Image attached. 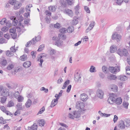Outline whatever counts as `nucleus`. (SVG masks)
I'll return each instance as SVG.
<instances>
[{
    "instance_id": "nucleus-1",
    "label": "nucleus",
    "mask_w": 130,
    "mask_h": 130,
    "mask_svg": "<svg viewBox=\"0 0 130 130\" xmlns=\"http://www.w3.org/2000/svg\"><path fill=\"white\" fill-rule=\"evenodd\" d=\"M80 116V111H73L72 113H69L68 115L70 119H74V118H78Z\"/></svg>"
},
{
    "instance_id": "nucleus-2",
    "label": "nucleus",
    "mask_w": 130,
    "mask_h": 130,
    "mask_svg": "<svg viewBox=\"0 0 130 130\" xmlns=\"http://www.w3.org/2000/svg\"><path fill=\"white\" fill-rule=\"evenodd\" d=\"M40 39L41 37L40 36L35 37V38H33L31 41L27 42L26 45V47H27L30 46L31 44H34L36 43V42L40 41Z\"/></svg>"
},
{
    "instance_id": "nucleus-3",
    "label": "nucleus",
    "mask_w": 130,
    "mask_h": 130,
    "mask_svg": "<svg viewBox=\"0 0 130 130\" xmlns=\"http://www.w3.org/2000/svg\"><path fill=\"white\" fill-rule=\"evenodd\" d=\"M116 100V95L114 93L110 94V96L108 98L107 101L110 104H112L115 102Z\"/></svg>"
},
{
    "instance_id": "nucleus-4",
    "label": "nucleus",
    "mask_w": 130,
    "mask_h": 130,
    "mask_svg": "<svg viewBox=\"0 0 130 130\" xmlns=\"http://www.w3.org/2000/svg\"><path fill=\"white\" fill-rule=\"evenodd\" d=\"M9 90L7 89H4L3 91L1 93V95L2 96L6 97L9 96H12L14 95V93H13V95H10V94H9Z\"/></svg>"
},
{
    "instance_id": "nucleus-5",
    "label": "nucleus",
    "mask_w": 130,
    "mask_h": 130,
    "mask_svg": "<svg viewBox=\"0 0 130 130\" xmlns=\"http://www.w3.org/2000/svg\"><path fill=\"white\" fill-rule=\"evenodd\" d=\"M109 69L110 72L113 73L119 72L120 70V67L118 66L115 67H109Z\"/></svg>"
},
{
    "instance_id": "nucleus-6",
    "label": "nucleus",
    "mask_w": 130,
    "mask_h": 130,
    "mask_svg": "<svg viewBox=\"0 0 130 130\" xmlns=\"http://www.w3.org/2000/svg\"><path fill=\"white\" fill-rule=\"evenodd\" d=\"M112 38L113 40H116L117 42H118L121 39V37L120 35L115 32L113 34Z\"/></svg>"
},
{
    "instance_id": "nucleus-7",
    "label": "nucleus",
    "mask_w": 130,
    "mask_h": 130,
    "mask_svg": "<svg viewBox=\"0 0 130 130\" xmlns=\"http://www.w3.org/2000/svg\"><path fill=\"white\" fill-rule=\"evenodd\" d=\"M96 95L99 98L102 99L104 95L103 91L101 89H98L96 92Z\"/></svg>"
},
{
    "instance_id": "nucleus-8",
    "label": "nucleus",
    "mask_w": 130,
    "mask_h": 130,
    "mask_svg": "<svg viewBox=\"0 0 130 130\" xmlns=\"http://www.w3.org/2000/svg\"><path fill=\"white\" fill-rule=\"evenodd\" d=\"M64 12L71 17H72L74 15L73 11L71 10L68 9L64 10Z\"/></svg>"
},
{
    "instance_id": "nucleus-9",
    "label": "nucleus",
    "mask_w": 130,
    "mask_h": 130,
    "mask_svg": "<svg viewBox=\"0 0 130 130\" xmlns=\"http://www.w3.org/2000/svg\"><path fill=\"white\" fill-rule=\"evenodd\" d=\"M0 109L2 111L6 113L7 115H9L12 117L13 115L10 111H7L5 107L3 106H1L0 107Z\"/></svg>"
},
{
    "instance_id": "nucleus-10",
    "label": "nucleus",
    "mask_w": 130,
    "mask_h": 130,
    "mask_svg": "<svg viewBox=\"0 0 130 130\" xmlns=\"http://www.w3.org/2000/svg\"><path fill=\"white\" fill-rule=\"evenodd\" d=\"M52 39L56 40L55 43V45L58 46H60L61 45V43L62 42L59 39H58V38H55V37H53Z\"/></svg>"
},
{
    "instance_id": "nucleus-11",
    "label": "nucleus",
    "mask_w": 130,
    "mask_h": 130,
    "mask_svg": "<svg viewBox=\"0 0 130 130\" xmlns=\"http://www.w3.org/2000/svg\"><path fill=\"white\" fill-rule=\"evenodd\" d=\"M37 125L35 123H34L30 127H28L26 130H37Z\"/></svg>"
},
{
    "instance_id": "nucleus-12",
    "label": "nucleus",
    "mask_w": 130,
    "mask_h": 130,
    "mask_svg": "<svg viewBox=\"0 0 130 130\" xmlns=\"http://www.w3.org/2000/svg\"><path fill=\"white\" fill-rule=\"evenodd\" d=\"M74 80L76 82H78L81 80V77L80 74L78 72H77L75 74Z\"/></svg>"
},
{
    "instance_id": "nucleus-13",
    "label": "nucleus",
    "mask_w": 130,
    "mask_h": 130,
    "mask_svg": "<svg viewBox=\"0 0 130 130\" xmlns=\"http://www.w3.org/2000/svg\"><path fill=\"white\" fill-rule=\"evenodd\" d=\"M118 126L121 129H124L125 126L124 123V121L122 120L120 121L119 122V124Z\"/></svg>"
},
{
    "instance_id": "nucleus-14",
    "label": "nucleus",
    "mask_w": 130,
    "mask_h": 130,
    "mask_svg": "<svg viewBox=\"0 0 130 130\" xmlns=\"http://www.w3.org/2000/svg\"><path fill=\"white\" fill-rule=\"evenodd\" d=\"M31 64V62L29 61H27L24 62L23 64V67L26 68H27L30 67Z\"/></svg>"
},
{
    "instance_id": "nucleus-15",
    "label": "nucleus",
    "mask_w": 130,
    "mask_h": 130,
    "mask_svg": "<svg viewBox=\"0 0 130 130\" xmlns=\"http://www.w3.org/2000/svg\"><path fill=\"white\" fill-rule=\"evenodd\" d=\"M87 96L85 93L82 94L80 95V99L83 101H85L88 99Z\"/></svg>"
},
{
    "instance_id": "nucleus-16",
    "label": "nucleus",
    "mask_w": 130,
    "mask_h": 130,
    "mask_svg": "<svg viewBox=\"0 0 130 130\" xmlns=\"http://www.w3.org/2000/svg\"><path fill=\"white\" fill-rule=\"evenodd\" d=\"M22 4L21 3L17 2L15 3L14 5V9L15 10H17L19 9L21 6Z\"/></svg>"
},
{
    "instance_id": "nucleus-17",
    "label": "nucleus",
    "mask_w": 130,
    "mask_h": 130,
    "mask_svg": "<svg viewBox=\"0 0 130 130\" xmlns=\"http://www.w3.org/2000/svg\"><path fill=\"white\" fill-rule=\"evenodd\" d=\"M110 89L112 91L116 92L117 91L118 87L114 84H111L110 85Z\"/></svg>"
},
{
    "instance_id": "nucleus-18",
    "label": "nucleus",
    "mask_w": 130,
    "mask_h": 130,
    "mask_svg": "<svg viewBox=\"0 0 130 130\" xmlns=\"http://www.w3.org/2000/svg\"><path fill=\"white\" fill-rule=\"evenodd\" d=\"M117 47L115 45H111L110 47V51L112 53H113L117 51Z\"/></svg>"
},
{
    "instance_id": "nucleus-19",
    "label": "nucleus",
    "mask_w": 130,
    "mask_h": 130,
    "mask_svg": "<svg viewBox=\"0 0 130 130\" xmlns=\"http://www.w3.org/2000/svg\"><path fill=\"white\" fill-rule=\"evenodd\" d=\"M58 100L57 99H54L51 102L50 107L52 108L54 107L57 103Z\"/></svg>"
},
{
    "instance_id": "nucleus-20",
    "label": "nucleus",
    "mask_w": 130,
    "mask_h": 130,
    "mask_svg": "<svg viewBox=\"0 0 130 130\" xmlns=\"http://www.w3.org/2000/svg\"><path fill=\"white\" fill-rule=\"evenodd\" d=\"M107 78L108 79L114 80L116 79L117 77L115 75L112 74H109L107 75Z\"/></svg>"
},
{
    "instance_id": "nucleus-21",
    "label": "nucleus",
    "mask_w": 130,
    "mask_h": 130,
    "mask_svg": "<svg viewBox=\"0 0 130 130\" xmlns=\"http://www.w3.org/2000/svg\"><path fill=\"white\" fill-rule=\"evenodd\" d=\"M118 79L124 81L126 80L127 79V77L125 76L121 75L118 77Z\"/></svg>"
},
{
    "instance_id": "nucleus-22",
    "label": "nucleus",
    "mask_w": 130,
    "mask_h": 130,
    "mask_svg": "<svg viewBox=\"0 0 130 130\" xmlns=\"http://www.w3.org/2000/svg\"><path fill=\"white\" fill-rule=\"evenodd\" d=\"M116 104L118 105H120L122 103V100L120 97H118L117 98H116L115 100V102Z\"/></svg>"
},
{
    "instance_id": "nucleus-23",
    "label": "nucleus",
    "mask_w": 130,
    "mask_h": 130,
    "mask_svg": "<svg viewBox=\"0 0 130 130\" xmlns=\"http://www.w3.org/2000/svg\"><path fill=\"white\" fill-rule=\"evenodd\" d=\"M32 102L30 99L28 100L25 103V106L27 108L29 107L31 105Z\"/></svg>"
},
{
    "instance_id": "nucleus-24",
    "label": "nucleus",
    "mask_w": 130,
    "mask_h": 130,
    "mask_svg": "<svg viewBox=\"0 0 130 130\" xmlns=\"http://www.w3.org/2000/svg\"><path fill=\"white\" fill-rule=\"evenodd\" d=\"M7 64V61L5 59H3L2 60L0 64L2 66H5Z\"/></svg>"
},
{
    "instance_id": "nucleus-25",
    "label": "nucleus",
    "mask_w": 130,
    "mask_h": 130,
    "mask_svg": "<svg viewBox=\"0 0 130 130\" xmlns=\"http://www.w3.org/2000/svg\"><path fill=\"white\" fill-rule=\"evenodd\" d=\"M14 104L13 101H10L8 102L7 105V107H11L14 106Z\"/></svg>"
},
{
    "instance_id": "nucleus-26",
    "label": "nucleus",
    "mask_w": 130,
    "mask_h": 130,
    "mask_svg": "<svg viewBox=\"0 0 130 130\" xmlns=\"http://www.w3.org/2000/svg\"><path fill=\"white\" fill-rule=\"evenodd\" d=\"M14 66L13 63H12L10 64L7 66V69L8 70H10L14 68Z\"/></svg>"
},
{
    "instance_id": "nucleus-27",
    "label": "nucleus",
    "mask_w": 130,
    "mask_h": 130,
    "mask_svg": "<svg viewBox=\"0 0 130 130\" xmlns=\"http://www.w3.org/2000/svg\"><path fill=\"white\" fill-rule=\"evenodd\" d=\"M48 9L50 11H55L56 10V7L55 6H51L48 7Z\"/></svg>"
},
{
    "instance_id": "nucleus-28",
    "label": "nucleus",
    "mask_w": 130,
    "mask_h": 130,
    "mask_svg": "<svg viewBox=\"0 0 130 130\" xmlns=\"http://www.w3.org/2000/svg\"><path fill=\"white\" fill-rule=\"evenodd\" d=\"M124 123L125 124V127H128L130 125V120L126 119L124 121Z\"/></svg>"
},
{
    "instance_id": "nucleus-29",
    "label": "nucleus",
    "mask_w": 130,
    "mask_h": 130,
    "mask_svg": "<svg viewBox=\"0 0 130 130\" xmlns=\"http://www.w3.org/2000/svg\"><path fill=\"white\" fill-rule=\"evenodd\" d=\"M67 32L69 33L72 32L74 30V28L72 26H71L69 27L67 29Z\"/></svg>"
},
{
    "instance_id": "nucleus-30",
    "label": "nucleus",
    "mask_w": 130,
    "mask_h": 130,
    "mask_svg": "<svg viewBox=\"0 0 130 130\" xmlns=\"http://www.w3.org/2000/svg\"><path fill=\"white\" fill-rule=\"evenodd\" d=\"M22 104L21 103H18L16 105V107L18 109L20 110H22L23 109V107H22Z\"/></svg>"
},
{
    "instance_id": "nucleus-31",
    "label": "nucleus",
    "mask_w": 130,
    "mask_h": 130,
    "mask_svg": "<svg viewBox=\"0 0 130 130\" xmlns=\"http://www.w3.org/2000/svg\"><path fill=\"white\" fill-rule=\"evenodd\" d=\"M75 10V13L76 14H78L79 13V6L78 5H77L74 8Z\"/></svg>"
},
{
    "instance_id": "nucleus-32",
    "label": "nucleus",
    "mask_w": 130,
    "mask_h": 130,
    "mask_svg": "<svg viewBox=\"0 0 130 130\" xmlns=\"http://www.w3.org/2000/svg\"><path fill=\"white\" fill-rule=\"evenodd\" d=\"M42 56H40V57L38 58V61H40L39 65L41 67H42V64L43 61V60L42 59Z\"/></svg>"
},
{
    "instance_id": "nucleus-33",
    "label": "nucleus",
    "mask_w": 130,
    "mask_h": 130,
    "mask_svg": "<svg viewBox=\"0 0 130 130\" xmlns=\"http://www.w3.org/2000/svg\"><path fill=\"white\" fill-rule=\"evenodd\" d=\"M32 7V5L31 4H29L26 7V10L27 12H30V8Z\"/></svg>"
},
{
    "instance_id": "nucleus-34",
    "label": "nucleus",
    "mask_w": 130,
    "mask_h": 130,
    "mask_svg": "<svg viewBox=\"0 0 130 130\" xmlns=\"http://www.w3.org/2000/svg\"><path fill=\"white\" fill-rule=\"evenodd\" d=\"M38 122L39 125L41 126H44L45 124L44 120L42 119L39 121Z\"/></svg>"
},
{
    "instance_id": "nucleus-35",
    "label": "nucleus",
    "mask_w": 130,
    "mask_h": 130,
    "mask_svg": "<svg viewBox=\"0 0 130 130\" xmlns=\"http://www.w3.org/2000/svg\"><path fill=\"white\" fill-rule=\"evenodd\" d=\"M70 83V80H67L64 83L63 86L62 87V89H65L67 86V85H68Z\"/></svg>"
},
{
    "instance_id": "nucleus-36",
    "label": "nucleus",
    "mask_w": 130,
    "mask_h": 130,
    "mask_svg": "<svg viewBox=\"0 0 130 130\" xmlns=\"http://www.w3.org/2000/svg\"><path fill=\"white\" fill-rule=\"evenodd\" d=\"M95 24V23L94 21H92L91 22L89 27V28L90 29H92L94 26Z\"/></svg>"
},
{
    "instance_id": "nucleus-37",
    "label": "nucleus",
    "mask_w": 130,
    "mask_h": 130,
    "mask_svg": "<svg viewBox=\"0 0 130 130\" xmlns=\"http://www.w3.org/2000/svg\"><path fill=\"white\" fill-rule=\"evenodd\" d=\"M117 52L120 56H122L123 55V49L122 50L120 49H119L117 51Z\"/></svg>"
},
{
    "instance_id": "nucleus-38",
    "label": "nucleus",
    "mask_w": 130,
    "mask_h": 130,
    "mask_svg": "<svg viewBox=\"0 0 130 130\" xmlns=\"http://www.w3.org/2000/svg\"><path fill=\"white\" fill-rule=\"evenodd\" d=\"M27 58V56L25 55H23L20 57V59L22 61H24L26 60Z\"/></svg>"
},
{
    "instance_id": "nucleus-39",
    "label": "nucleus",
    "mask_w": 130,
    "mask_h": 130,
    "mask_svg": "<svg viewBox=\"0 0 130 130\" xmlns=\"http://www.w3.org/2000/svg\"><path fill=\"white\" fill-rule=\"evenodd\" d=\"M7 42V40H6L4 38H2L0 39V43L3 44L6 43Z\"/></svg>"
},
{
    "instance_id": "nucleus-40",
    "label": "nucleus",
    "mask_w": 130,
    "mask_h": 130,
    "mask_svg": "<svg viewBox=\"0 0 130 130\" xmlns=\"http://www.w3.org/2000/svg\"><path fill=\"white\" fill-rule=\"evenodd\" d=\"M90 71L91 72H96L95 68L94 66H92L90 67Z\"/></svg>"
},
{
    "instance_id": "nucleus-41",
    "label": "nucleus",
    "mask_w": 130,
    "mask_h": 130,
    "mask_svg": "<svg viewBox=\"0 0 130 130\" xmlns=\"http://www.w3.org/2000/svg\"><path fill=\"white\" fill-rule=\"evenodd\" d=\"M66 3L68 5H71L74 3L73 0H66Z\"/></svg>"
},
{
    "instance_id": "nucleus-42",
    "label": "nucleus",
    "mask_w": 130,
    "mask_h": 130,
    "mask_svg": "<svg viewBox=\"0 0 130 130\" xmlns=\"http://www.w3.org/2000/svg\"><path fill=\"white\" fill-rule=\"evenodd\" d=\"M6 54L7 56L10 57L13 55V53L10 51H7L6 52Z\"/></svg>"
},
{
    "instance_id": "nucleus-43",
    "label": "nucleus",
    "mask_w": 130,
    "mask_h": 130,
    "mask_svg": "<svg viewBox=\"0 0 130 130\" xmlns=\"http://www.w3.org/2000/svg\"><path fill=\"white\" fill-rule=\"evenodd\" d=\"M59 32L61 33H64L67 32V29L64 28H62L59 30Z\"/></svg>"
},
{
    "instance_id": "nucleus-44",
    "label": "nucleus",
    "mask_w": 130,
    "mask_h": 130,
    "mask_svg": "<svg viewBox=\"0 0 130 130\" xmlns=\"http://www.w3.org/2000/svg\"><path fill=\"white\" fill-rule=\"evenodd\" d=\"M6 18H3L1 21L0 23L2 25L6 23Z\"/></svg>"
},
{
    "instance_id": "nucleus-45",
    "label": "nucleus",
    "mask_w": 130,
    "mask_h": 130,
    "mask_svg": "<svg viewBox=\"0 0 130 130\" xmlns=\"http://www.w3.org/2000/svg\"><path fill=\"white\" fill-rule=\"evenodd\" d=\"M49 53L50 55H53L56 53V51L54 49H51L49 51Z\"/></svg>"
},
{
    "instance_id": "nucleus-46",
    "label": "nucleus",
    "mask_w": 130,
    "mask_h": 130,
    "mask_svg": "<svg viewBox=\"0 0 130 130\" xmlns=\"http://www.w3.org/2000/svg\"><path fill=\"white\" fill-rule=\"evenodd\" d=\"M54 27L57 29H59L61 27V25L58 23H57L55 24L54 25Z\"/></svg>"
},
{
    "instance_id": "nucleus-47",
    "label": "nucleus",
    "mask_w": 130,
    "mask_h": 130,
    "mask_svg": "<svg viewBox=\"0 0 130 130\" xmlns=\"http://www.w3.org/2000/svg\"><path fill=\"white\" fill-rule=\"evenodd\" d=\"M10 51L12 52H15L16 51L18 50L17 48L15 49V46L11 47L10 48Z\"/></svg>"
},
{
    "instance_id": "nucleus-48",
    "label": "nucleus",
    "mask_w": 130,
    "mask_h": 130,
    "mask_svg": "<svg viewBox=\"0 0 130 130\" xmlns=\"http://www.w3.org/2000/svg\"><path fill=\"white\" fill-rule=\"evenodd\" d=\"M45 108L44 107H43L41 108L40 109L38 113H37V115L39 114H41L44 111Z\"/></svg>"
},
{
    "instance_id": "nucleus-49",
    "label": "nucleus",
    "mask_w": 130,
    "mask_h": 130,
    "mask_svg": "<svg viewBox=\"0 0 130 130\" xmlns=\"http://www.w3.org/2000/svg\"><path fill=\"white\" fill-rule=\"evenodd\" d=\"M7 99V97L3 96L1 98V102L3 103H4L6 102V100Z\"/></svg>"
},
{
    "instance_id": "nucleus-50",
    "label": "nucleus",
    "mask_w": 130,
    "mask_h": 130,
    "mask_svg": "<svg viewBox=\"0 0 130 130\" xmlns=\"http://www.w3.org/2000/svg\"><path fill=\"white\" fill-rule=\"evenodd\" d=\"M44 47V44H42L40 45L37 50L38 51H42V50L43 49Z\"/></svg>"
},
{
    "instance_id": "nucleus-51",
    "label": "nucleus",
    "mask_w": 130,
    "mask_h": 130,
    "mask_svg": "<svg viewBox=\"0 0 130 130\" xmlns=\"http://www.w3.org/2000/svg\"><path fill=\"white\" fill-rule=\"evenodd\" d=\"M123 55L126 56L128 54L127 50L125 49H123Z\"/></svg>"
},
{
    "instance_id": "nucleus-52",
    "label": "nucleus",
    "mask_w": 130,
    "mask_h": 130,
    "mask_svg": "<svg viewBox=\"0 0 130 130\" xmlns=\"http://www.w3.org/2000/svg\"><path fill=\"white\" fill-rule=\"evenodd\" d=\"M18 100L19 102H22L23 100V98L20 95L17 97Z\"/></svg>"
},
{
    "instance_id": "nucleus-53",
    "label": "nucleus",
    "mask_w": 130,
    "mask_h": 130,
    "mask_svg": "<svg viewBox=\"0 0 130 130\" xmlns=\"http://www.w3.org/2000/svg\"><path fill=\"white\" fill-rule=\"evenodd\" d=\"M128 103L127 102H123V105L125 108L127 109L128 108Z\"/></svg>"
},
{
    "instance_id": "nucleus-54",
    "label": "nucleus",
    "mask_w": 130,
    "mask_h": 130,
    "mask_svg": "<svg viewBox=\"0 0 130 130\" xmlns=\"http://www.w3.org/2000/svg\"><path fill=\"white\" fill-rule=\"evenodd\" d=\"M62 6L63 7H65L67 6V4L66 3V0L65 2L64 1H62L61 2Z\"/></svg>"
},
{
    "instance_id": "nucleus-55",
    "label": "nucleus",
    "mask_w": 130,
    "mask_h": 130,
    "mask_svg": "<svg viewBox=\"0 0 130 130\" xmlns=\"http://www.w3.org/2000/svg\"><path fill=\"white\" fill-rule=\"evenodd\" d=\"M20 110L17 109L14 114V116H19L20 113Z\"/></svg>"
},
{
    "instance_id": "nucleus-56",
    "label": "nucleus",
    "mask_w": 130,
    "mask_h": 130,
    "mask_svg": "<svg viewBox=\"0 0 130 130\" xmlns=\"http://www.w3.org/2000/svg\"><path fill=\"white\" fill-rule=\"evenodd\" d=\"M9 3L11 5H13L15 3H16V1L15 0H10L9 1Z\"/></svg>"
},
{
    "instance_id": "nucleus-57",
    "label": "nucleus",
    "mask_w": 130,
    "mask_h": 130,
    "mask_svg": "<svg viewBox=\"0 0 130 130\" xmlns=\"http://www.w3.org/2000/svg\"><path fill=\"white\" fill-rule=\"evenodd\" d=\"M18 22L17 20L16 19L12 21L13 25L15 26L17 25Z\"/></svg>"
},
{
    "instance_id": "nucleus-58",
    "label": "nucleus",
    "mask_w": 130,
    "mask_h": 130,
    "mask_svg": "<svg viewBox=\"0 0 130 130\" xmlns=\"http://www.w3.org/2000/svg\"><path fill=\"white\" fill-rule=\"evenodd\" d=\"M115 2L118 5H120L123 2V0H116Z\"/></svg>"
},
{
    "instance_id": "nucleus-59",
    "label": "nucleus",
    "mask_w": 130,
    "mask_h": 130,
    "mask_svg": "<svg viewBox=\"0 0 130 130\" xmlns=\"http://www.w3.org/2000/svg\"><path fill=\"white\" fill-rule=\"evenodd\" d=\"M6 25L7 27L8 28V27H10V26L11 25V24L8 21L6 22Z\"/></svg>"
},
{
    "instance_id": "nucleus-60",
    "label": "nucleus",
    "mask_w": 130,
    "mask_h": 130,
    "mask_svg": "<svg viewBox=\"0 0 130 130\" xmlns=\"http://www.w3.org/2000/svg\"><path fill=\"white\" fill-rule=\"evenodd\" d=\"M78 21L77 20L75 19L73 20L72 24L73 25H76L78 23Z\"/></svg>"
},
{
    "instance_id": "nucleus-61",
    "label": "nucleus",
    "mask_w": 130,
    "mask_h": 130,
    "mask_svg": "<svg viewBox=\"0 0 130 130\" xmlns=\"http://www.w3.org/2000/svg\"><path fill=\"white\" fill-rule=\"evenodd\" d=\"M84 9L85 11L88 13H90V11L89 10V8L87 6H86L84 7Z\"/></svg>"
},
{
    "instance_id": "nucleus-62",
    "label": "nucleus",
    "mask_w": 130,
    "mask_h": 130,
    "mask_svg": "<svg viewBox=\"0 0 130 130\" xmlns=\"http://www.w3.org/2000/svg\"><path fill=\"white\" fill-rule=\"evenodd\" d=\"M4 37L8 40L10 38V36L8 34H5Z\"/></svg>"
},
{
    "instance_id": "nucleus-63",
    "label": "nucleus",
    "mask_w": 130,
    "mask_h": 130,
    "mask_svg": "<svg viewBox=\"0 0 130 130\" xmlns=\"http://www.w3.org/2000/svg\"><path fill=\"white\" fill-rule=\"evenodd\" d=\"M8 29V28L6 27H3L1 29V30L3 32H5Z\"/></svg>"
},
{
    "instance_id": "nucleus-64",
    "label": "nucleus",
    "mask_w": 130,
    "mask_h": 130,
    "mask_svg": "<svg viewBox=\"0 0 130 130\" xmlns=\"http://www.w3.org/2000/svg\"><path fill=\"white\" fill-rule=\"evenodd\" d=\"M45 20L46 21L47 23H49L51 21V19L50 18V17H47L45 19Z\"/></svg>"
}]
</instances>
